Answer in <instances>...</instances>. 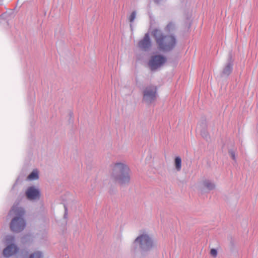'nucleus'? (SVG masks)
<instances>
[{
    "instance_id": "7ed1b4c3",
    "label": "nucleus",
    "mask_w": 258,
    "mask_h": 258,
    "mask_svg": "<svg viewBox=\"0 0 258 258\" xmlns=\"http://www.w3.org/2000/svg\"><path fill=\"white\" fill-rule=\"evenodd\" d=\"M25 211L22 208L19 207L18 205L14 206L10 212V215L15 216L10 224L11 230L15 232H19L23 230L26 225L25 221L23 218Z\"/></svg>"
},
{
    "instance_id": "ddd939ff",
    "label": "nucleus",
    "mask_w": 258,
    "mask_h": 258,
    "mask_svg": "<svg viewBox=\"0 0 258 258\" xmlns=\"http://www.w3.org/2000/svg\"><path fill=\"white\" fill-rule=\"evenodd\" d=\"M38 178V173L37 171H33L30 175L28 176V179L34 180Z\"/></svg>"
},
{
    "instance_id": "20e7f679",
    "label": "nucleus",
    "mask_w": 258,
    "mask_h": 258,
    "mask_svg": "<svg viewBox=\"0 0 258 258\" xmlns=\"http://www.w3.org/2000/svg\"><path fill=\"white\" fill-rule=\"evenodd\" d=\"M157 98V88L155 86L146 87L143 92V100L150 104L153 103Z\"/></svg>"
},
{
    "instance_id": "f257e3e1",
    "label": "nucleus",
    "mask_w": 258,
    "mask_h": 258,
    "mask_svg": "<svg viewBox=\"0 0 258 258\" xmlns=\"http://www.w3.org/2000/svg\"><path fill=\"white\" fill-rule=\"evenodd\" d=\"M151 35L154 38L158 49L160 51H170L176 45V41L174 36L164 35L160 30H153L151 32Z\"/></svg>"
},
{
    "instance_id": "6e6552de",
    "label": "nucleus",
    "mask_w": 258,
    "mask_h": 258,
    "mask_svg": "<svg viewBox=\"0 0 258 258\" xmlns=\"http://www.w3.org/2000/svg\"><path fill=\"white\" fill-rule=\"evenodd\" d=\"M139 47L144 50L148 49L151 46V41L149 34H146L144 38L139 42Z\"/></svg>"
},
{
    "instance_id": "9d476101",
    "label": "nucleus",
    "mask_w": 258,
    "mask_h": 258,
    "mask_svg": "<svg viewBox=\"0 0 258 258\" xmlns=\"http://www.w3.org/2000/svg\"><path fill=\"white\" fill-rule=\"evenodd\" d=\"M232 68H233V60L232 59V57L231 56H229L228 61V62L225 64V67L223 68L222 74L226 76H229L232 71Z\"/></svg>"
},
{
    "instance_id": "1a4fd4ad",
    "label": "nucleus",
    "mask_w": 258,
    "mask_h": 258,
    "mask_svg": "<svg viewBox=\"0 0 258 258\" xmlns=\"http://www.w3.org/2000/svg\"><path fill=\"white\" fill-rule=\"evenodd\" d=\"M18 250L17 246L15 244H11L5 248L3 251L4 255L6 257H9L16 253Z\"/></svg>"
},
{
    "instance_id": "f03ea898",
    "label": "nucleus",
    "mask_w": 258,
    "mask_h": 258,
    "mask_svg": "<svg viewBox=\"0 0 258 258\" xmlns=\"http://www.w3.org/2000/svg\"><path fill=\"white\" fill-rule=\"evenodd\" d=\"M111 170V176L116 182L121 185L129 182L130 170L126 164L116 163L112 166Z\"/></svg>"
},
{
    "instance_id": "f3484780",
    "label": "nucleus",
    "mask_w": 258,
    "mask_h": 258,
    "mask_svg": "<svg viewBox=\"0 0 258 258\" xmlns=\"http://www.w3.org/2000/svg\"><path fill=\"white\" fill-rule=\"evenodd\" d=\"M14 240V237L11 236H8L6 238V241L7 243L13 241Z\"/></svg>"
},
{
    "instance_id": "0eeeda50",
    "label": "nucleus",
    "mask_w": 258,
    "mask_h": 258,
    "mask_svg": "<svg viewBox=\"0 0 258 258\" xmlns=\"http://www.w3.org/2000/svg\"><path fill=\"white\" fill-rule=\"evenodd\" d=\"M26 196L30 200H37L39 198L40 191L34 186L29 187L26 191Z\"/></svg>"
},
{
    "instance_id": "2eb2a0df",
    "label": "nucleus",
    "mask_w": 258,
    "mask_h": 258,
    "mask_svg": "<svg viewBox=\"0 0 258 258\" xmlns=\"http://www.w3.org/2000/svg\"><path fill=\"white\" fill-rule=\"evenodd\" d=\"M136 16V12L135 11L133 12L128 18L129 21L131 23L133 22L134 21V20L135 19Z\"/></svg>"
},
{
    "instance_id": "39448f33",
    "label": "nucleus",
    "mask_w": 258,
    "mask_h": 258,
    "mask_svg": "<svg viewBox=\"0 0 258 258\" xmlns=\"http://www.w3.org/2000/svg\"><path fill=\"white\" fill-rule=\"evenodd\" d=\"M135 242L139 243L140 248L146 250L150 249L153 246V241L147 234L138 237Z\"/></svg>"
},
{
    "instance_id": "423d86ee",
    "label": "nucleus",
    "mask_w": 258,
    "mask_h": 258,
    "mask_svg": "<svg viewBox=\"0 0 258 258\" xmlns=\"http://www.w3.org/2000/svg\"><path fill=\"white\" fill-rule=\"evenodd\" d=\"M166 61V59L165 57L160 55H157L151 57L149 65L151 69L153 71L162 66Z\"/></svg>"
},
{
    "instance_id": "dca6fc26",
    "label": "nucleus",
    "mask_w": 258,
    "mask_h": 258,
    "mask_svg": "<svg viewBox=\"0 0 258 258\" xmlns=\"http://www.w3.org/2000/svg\"><path fill=\"white\" fill-rule=\"evenodd\" d=\"M210 254L214 257H216L217 255V250L214 248L211 249L210 250Z\"/></svg>"
},
{
    "instance_id": "f8f14e48",
    "label": "nucleus",
    "mask_w": 258,
    "mask_h": 258,
    "mask_svg": "<svg viewBox=\"0 0 258 258\" xmlns=\"http://www.w3.org/2000/svg\"><path fill=\"white\" fill-rule=\"evenodd\" d=\"M175 166L177 171H180L181 168V159L179 157L175 158Z\"/></svg>"
},
{
    "instance_id": "4468645a",
    "label": "nucleus",
    "mask_w": 258,
    "mask_h": 258,
    "mask_svg": "<svg viewBox=\"0 0 258 258\" xmlns=\"http://www.w3.org/2000/svg\"><path fill=\"white\" fill-rule=\"evenodd\" d=\"M41 253L39 251H37L31 254L29 258H41Z\"/></svg>"
},
{
    "instance_id": "9b49d317",
    "label": "nucleus",
    "mask_w": 258,
    "mask_h": 258,
    "mask_svg": "<svg viewBox=\"0 0 258 258\" xmlns=\"http://www.w3.org/2000/svg\"><path fill=\"white\" fill-rule=\"evenodd\" d=\"M204 186L208 189L211 190L214 188L215 185L209 180H205L203 182Z\"/></svg>"
},
{
    "instance_id": "a211bd4d",
    "label": "nucleus",
    "mask_w": 258,
    "mask_h": 258,
    "mask_svg": "<svg viewBox=\"0 0 258 258\" xmlns=\"http://www.w3.org/2000/svg\"><path fill=\"white\" fill-rule=\"evenodd\" d=\"M172 26H172V24H169L167 26L166 28H167V29H169V30L171 28H172Z\"/></svg>"
},
{
    "instance_id": "6ab92c4d",
    "label": "nucleus",
    "mask_w": 258,
    "mask_h": 258,
    "mask_svg": "<svg viewBox=\"0 0 258 258\" xmlns=\"http://www.w3.org/2000/svg\"><path fill=\"white\" fill-rule=\"evenodd\" d=\"M231 157H232V159L233 160H235V156L234 153H231Z\"/></svg>"
}]
</instances>
